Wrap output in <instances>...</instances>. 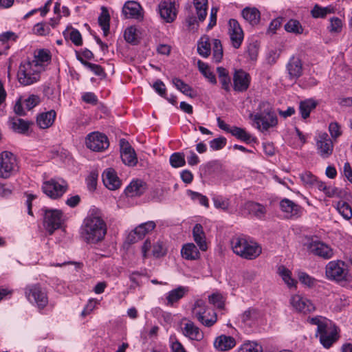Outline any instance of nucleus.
<instances>
[{
	"label": "nucleus",
	"mask_w": 352,
	"mask_h": 352,
	"mask_svg": "<svg viewBox=\"0 0 352 352\" xmlns=\"http://www.w3.org/2000/svg\"><path fill=\"white\" fill-rule=\"evenodd\" d=\"M251 77L248 73L242 70H236L233 76V88L239 92L245 91L250 84Z\"/></svg>",
	"instance_id": "f3484780"
},
{
	"label": "nucleus",
	"mask_w": 352,
	"mask_h": 352,
	"mask_svg": "<svg viewBox=\"0 0 352 352\" xmlns=\"http://www.w3.org/2000/svg\"><path fill=\"white\" fill-rule=\"evenodd\" d=\"M308 321L317 325V336H319L320 343L325 347L329 348L336 340L337 331L332 322L322 316L308 318Z\"/></svg>",
	"instance_id": "7ed1b4c3"
},
{
	"label": "nucleus",
	"mask_w": 352,
	"mask_h": 352,
	"mask_svg": "<svg viewBox=\"0 0 352 352\" xmlns=\"http://www.w3.org/2000/svg\"><path fill=\"white\" fill-rule=\"evenodd\" d=\"M156 227V224L153 221H149L143 223H141L138 226H137L133 233H131L129 234V238L133 237V239H131V241L132 243L135 242L136 239L133 235L137 236V239H141L145 235L152 232Z\"/></svg>",
	"instance_id": "393cba45"
},
{
	"label": "nucleus",
	"mask_w": 352,
	"mask_h": 352,
	"mask_svg": "<svg viewBox=\"0 0 352 352\" xmlns=\"http://www.w3.org/2000/svg\"><path fill=\"white\" fill-rule=\"evenodd\" d=\"M145 190L144 184L140 180L134 181L126 188L125 193L128 197L140 196Z\"/></svg>",
	"instance_id": "72a5a7b5"
},
{
	"label": "nucleus",
	"mask_w": 352,
	"mask_h": 352,
	"mask_svg": "<svg viewBox=\"0 0 352 352\" xmlns=\"http://www.w3.org/2000/svg\"><path fill=\"white\" fill-rule=\"evenodd\" d=\"M230 243L234 253L247 260H254L262 252V248L258 243L243 236H234Z\"/></svg>",
	"instance_id": "f03ea898"
},
{
	"label": "nucleus",
	"mask_w": 352,
	"mask_h": 352,
	"mask_svg": "<svg viewBox=\"0 0 352 352\" xmlns=\"http://www.w3.org/2000/svg\"><path fill=\"white\" fill-rule=\"evenodd\" d=\"M87 148L94 151H102L109 146L108 138L103 133L93 132L89 133L86 138Z\"/></svg>",
	"instance_id": "f8f14e48"
},
{
	"label": "nucleus",
	"mask_w": 352,
	"mask_h": 352,
	"mask_svg": "<svg viewBox=\"0 0 352 352\" xmlns=\"http://www.w3.org/2000/svg\"><path fill=\"white\" fill-rule=\"evenodd\" d=\"M325 273L329 279L339 282L346 280L348 272L345 263L337 260L328 263L326 266Z\"/></svg>",
	"instance_id": "9d476101"
},
{
	"label": "nucleus",
	"mask_w": 352,
	"mask_h": 352,
	"mask_svg": "<svg viewBox=\"0 0 352 352\" xmlns=\"http://www.w3.org/2000/svg\"><path fill=\"white\" fill-rule=\"evenodd\" d=\"M25 296L29 301L34 302L37 306L45 307L48 302V298L45 289L40 285L35 284L25 287Z\"/></svg>",
	"instance_id": "9b49d317"
},
{
	"label": "nucleus",
	"mask_w": 352,
	"mask_h": 352,
	"mask_svg": "<svg viewBox=\"0 0 352 352\" xmlns=\"http://www.w3.org/2000/svg\"><path fill=\"white\" fill-rule=\"evenodd\" d=\"M69 38L72 43L77 46L81 45L82 43L81 34L77 30L72 29L70 31Z\"/></svg>",
	"instance_id": "69168bd1"
},
{
	"label": "nucleus",
	"mask_w": 352,
	"mask_h": 352,
	"mask_svg": "<svg viewBox=\"0 0 352 352\" xmlns=\"http://www.w3.org/2000/svg\"><path fill=\"white\" fill-rule=\"evenodd\" d=\"M172 81L175 87L184 94L190 97L191 98L197 96V94L192 88L188 84L185 83L182 80L178 78H174Z\"/></svg>",
	"instance_id": "e433bc0d"
},
{
	"label": "nucleus",
	"mask_w": 352,
	"mask_h": 352,
	"mask_svg": "<svg viewBox=\"0 0 352 352\" xmlns=\"http://www.w3.org/2000/svg\"><path fill=\"white\" fill-rule=\"evenodd\" d=\"M286 32L296 35L302 34L304 28L299 21L296 19H289L284 25Z\"/></svg>",
	"instance_id": "a19ab883"
},
{
	"label": "nucleus",
	"mask_w": 352,
	"mask_h": 352,
	"mask_svg": "<svg viewBox=\"0 0 352 352\" xmlns=\"http://www.w3.org/2000/svg\"><path fill=\"white\" fill-rule=\"evenodd\" d=\"M260 107H263L264 109L254 116V121L259 130L267 131L277 124V117L269 104L262 103Z\"/></svg>",
	"instance_id": "0eeeda50"
},
{
	"label": "nucleus",
	"mask_w": 352,
	"mask_h": 352,
	"mask_svg": "<svg viewBox=\"0 0 352 352\" xmlns=\"http://www.w3.org/2000/svg\"><path fill=\"white\" fill-rule=\"evenodd\" d=\"M19 170L17 157L10 151H4L0 153V178L8 179Z\"/></svg>",
	"instance_id": "423d86ee"
},
{
	"label": "nucleus",
	"mask_w": 352,
	"mask_h": 352,
	"mask_svg": "<svg viewBox=\"0 0 352 352\" xmlns=\"http://www.w3.org/2000/svg\"><path fill=\"white\" fill-rule=\"evenodd\" d=\"M277 273L288 287L292 288L296 287L297 281L292 277V272L286 267L284 265L278 266Z\"/></svg>",
	"instance_id": "c9c22d12"
},
{
	"label": "nucleus",
	"mask_w": 352,
	"mask_h": 352,
	"mask_svg": "<svg viewBox=\"0 0 352 352\" xmlns=\"http://www.w3.org/2000/svg\"><path fill=\"white\" fill-rule=\"evenodd\" d=\"M107 231V224L103 219L98 214L92 212L85 219L80 235L86 243L96 244L103 241Z\"/></svg>",
	"instance_id": "f257e3e1"
},
{
	"label": "nucleus",
	"mask_w": 352,
	"mask_h": 352,
	"mask_svg": "<svg viewBox=\"0 0 352 352\" xmlns=\"http://www.w3.org/2000/svg\"><path fill=\"white\" fill-rule=\"evenodd\" d=\"M183 335L190 340L201 341L204 338V332L190 320H188L182 329Z\"/></svg>",
	"instance_id": "412c9836"
},
{
	"label": "nucleus",
	"mask_w": 352,
	"mask_h": 352,
	"mask_svg": "<svg viewBox=\"0 0 352 352\" xmlns=\"http://www.w3.org/2000/svg\"><path fill=\"white\" fill-rule=\"evenodd\" d=\"M299 177L305 186H314L317 177L309 171H305L299 175Z\"/></svg>",
	"instance_id": "603ef678"
},
{
	"label": "nucleus",
	"mask_w": 352,
	"mask_h": 352,
	"mask_svg": "<svg viewBox=\"0 0 352 352\" xmlns=\"http://www.w3.org/2000/svg\"><path fill=\"white\" fill-rule=\"evenodd\" d=\"M169 161L173 168L182 167L186 164L185 155L180 152L174 153L170 156Z\"/></svg>",
	"instance_id": "49530a36"
},
{
	"label": "nucleus",
	"mask_w": 352,
	"mask_h": 352,
	"mask_svg": "<svg viewBox=\"0 0 352 352\" xmlns=\"http://www.w3.org/2000/svg\"><path fill=\"white\" fill-rule=\"evenodd\" d=\"M56 116V113L54 110L42 113L37 116L36 123L41 129H47L53 124Z\"/></svg>",
	"instance_id": "cd10ccee"
},
{
	"label": "nucleus",
	"mask_w": 352,
	"mask_h": 352,
	"mask_svg": "<svg viewBox=\"0 0 352 352\" xmlns=\"http://www.w3.org/2000/svg\"><path fill=\"white\" fill-rule=\"evenodd\" d=\"M241 14L243 18L252 25L258 24L260 21L261 14L256 8H245Z\"/></svg>",
	"instance_id": "2f4dec72"
},
{
	"label": "nucleus",
	"mask_w": 352,
	"mask_h": 352,
	"mask_svg": "<svg viewBox=\"0 0 352 352\" xmlns=\"http://www.w3.org/2000/svg\"><path fill=\"white\" fill-rule=\"evenodd\" d=\"M214 206L217 209H221L227 212L230 206V201L228 198L223 197L221 195H215L212 197Z\"/></svg>",
	"instance_id": "a18cd8bd"
},
{
	"label": "nucleus",
	"mask_w": 352,
	"mask_h": 352,
	"mask_svg": "<svg viewBox=\"0 0 352 352\" xmlns=\"http://www.w3.org/2000/svg\"><path fill=\"white\" fill-rule=\"evenodd\" d=\"M193 3L199 20L204 21L207 15L208 0H193Z\"/></svg>",
	"instance_id": "37998d69"
},
{
	"label": "nucleus",
	"mask_w": 352,
	"mask_h": 352,
	"mask_svg": "<svg viewBox=\"0 0 352 352\" xmlns=\"http://www.w3.org/2000/svg\"><path fill=\"white\" fill-rule=\"evenodd\" d=\"M318 104V102L312 99H307L301 101L299 104V111L303 119L307 118L312 110H314Z\"/></svg>",
	"instance_id": "f704fd0d"
},
{
	"label": "nucleus",
	"mask_w": 352,
	"mask_h": 352,
	"mask_svg": "<svg viewBox=\"0 0 352 352\" xmlns=\"http://www.w3.org/2000/svg\"><path fill=\"white\" fill-rule=\"evenodd\" d=\"M136 29L133 27H129L124 31V36L128 43H134L136 40Z\"/></svg>",
	"instance_id": "338daca9"
},
{
	"label": "nucleus",
	"mask_w": 352,
	"mask_h": 352,
	"mask_svg": "<svg viewBox=\"0 0 352 352\" xmlns=\"http://www.w3.org/2000/svg\"><path fill=\"white\" fill-rule=\"evenodd\" d=\"M197 67L199 71L203 74V76L208 80V81L213 84H217V79L214 73L211 71L208 65L200 60L197 61Z\"/></svg>",
	"instance_id": "4c0bfd02"
},
{
	"label": "nucleus",
	"mask_w": 352,
	"mask_h": 352,
	"mask_svg": "<svg viewBox=\"0 0 352 352\" xmlns=\"http://www.w3.org/2000/svg\"><path fill=\"white\" fill-rule=\"evenodd\" d=\"M329 131L332 139H337L342 135V130L340 125L336 122H331L329 125Z\"/></svg>",
	"instance_id": "13d9d810"
},
{
	"label": "nucleus",
	"mask_w": 352,
	"mask_h": 352,
	"mask_svg": "<svg viewBox=\"0 0 352 352\" xmlns=\"http://www.w3.org/2000/svg\"><path fill=\"white\" fill-rule=\"evenodd\" d=\"M308 250L310 253L324 259L330 258L333 254V250L328 245L318 241L310 242L308 245Z\"/></svg>",
	"instance_id": "a211bd4d"
},
{
	"label": "nucleus",
	"mask_w": 352,
	"mask_h": 352,
	"mask_svg": "<svg viewBox=\"0 0 352 352\" xmlns=\"http://www.w3.org/2000/svg\"><path fill=\"white\" fill-rule=\"evenodd\" d=\"M120 156L123 163L129 166H133L138 162V158L134 149L124 139L120 140Z\"/></svg>",
	"instance_id": "4468645a"
},
{
	"label": "nucleus",
	"mask_w": 352,
	"mask_h": 352,
	"mask_svg": "<svg viewBox=\"0 0 352 352\" xmlns=\"http://www.w3.org/2000/svg\"><path fill=\"white\" fill-rule=\"evenodd\" d=\"M210 303L216 308H224L225 298L221 294L216 293L209 296Z\"/></svg>",
	"instance_id": "3c124183"
},
{
	"label": "nucleus",
	"mask_w": 352,
	"mask_h": 352,
	"mask_svg": "<svg viewBox=\"0 0 352 352\" xmlns=\"http://www.w3.org/2000/svg\"><path fill=\"white\" fill-rule=\"evenodd\" d=\"M195 317L206 327L213 326L217 321V316L214 309H199L195 313Z\"/></svg>",
	"instance_id": "5701e85b"
},
{
	"label": "nucleus",
	"mask_w": 352,
	"mask_h": 352,
	"mask_svg": "<svg viewBox=\"0 0 352 352\" xmlns=\"http://www.w3.org/2000/svg\"><path fill=\"white\" fill-rule=\"evenodd\" d=\"M104 185L111 190L118 189L122 184L116 171L112 168L105 169L102 175Z\"/></svg>",
	"instance_id": "6ab92c4d"
},
{
	"label": "nucleus",
	"mask_w": 352,
	"mask_h": 352,
	"mask_svg": "<svg viewBox=\"0 0 352 352\" xmlns=\"http://www.w3.org/2000/svg\"><path fill=\"white\" fill-rule=\"evenodd\" d=\"M317 151L323 158L329 157L333 152V144L327 133L319 134L316 141Z\"/></svg>",
	"instance_id": "2eb2a0df"
},
{
	"label": "nucleus",
	"mask_w": 352,
	"mask_h": 352,
	"mask_svg": "<svg viewBox=\"0 0 352 352\" xmlns=\"http://www.w3.org/2000/svg\"><path fill=\"white\" fill-rule=\"evenodd\" d=\"M42 71L37 64L30 62V60L23 61L19 67L17 79L23 86L31 85L39 81Z\"/></svg>",
	"instance_id": "20e7f679"
},
{
	"label": "nucleus",
	"mask_w": 352,
	"mask_h": 352,
	"mask_svg": "<svg viewBox=\"0 0 352 352\" xmlns=\"http://www.w3.org/2000/svg\"><path fill=\"white\" fill-rule=\"evenodd\" d=\"M33 31L37 35L45 36L50 32V28L45 23H38L34 26Z\"/></svg>",
	"instance_id": "4d7b16f0"
},
{
	"label": "nucleus",
	"mask_w": 352,
	"mask_h": 352,
	"mask_svg": "<svg viewBox=\"0 0 352 352\" xmlns=\"http://www.w3.org/2000/svg\"><path fill=\"white\" fill-rule=\"evenodd\" d=\"M235 344L236 341L234 338L226 335H221L217 337L214 342V347L220 351L230 350L232 349Z\"/></svg>",
	"instance_id": "bb28decb"
},
{
	"label": "nucleus",
	"mask_w": 352,
	"mask_h": 352,
	"mask_svg": "<svg viewBox=\"0 0 352 352\" xmlns=\"http://www.w3.org/2000/svg\"><path fill=\"white\" fill-rule=\"evenodd\" d=\"M336 208L338 212L345 219L349 220L352 217V209L349 204L344 201H339Z\"/></svg>",
	"instance_id": "de8ad7c7"
},
{
	"label": "nucleus",
	"mask_w": 352,
	"mask_h": 352,
	"mask_svg": "<svg viewBox=\"0 0 352 352\" xmlns=\"http://www.w3.org/2000/svg\"><path fill=\"white\" fill-rule=\"evenodd\" d=\"M122 14L126 19H141L143 18L142 8L136 1H129L124 3Z\"/></svg>",
	"instance_id": "4be33fe9"
},
{
	"label": "nucleus",
	"mask_w": 352,
	"mask_h": 352,
	"mask_svg": "<svg viewBox=\"0 0 352 352\" xmlns=\"http://www.w3.org/2000/svg\"><path fill=\"white\" fill-rule=\"evenodd\" d=\"M324 194L329 197H342L344 195V192L335 186H327Z\"/></svg>",
	"instance_id": "e2e57ef3"
},
{
	"label": "nucleus",
	"mask_w": 352,
	"mask_h": 352,
	"mask_svg": "<svg viewBox=\"0 0 352 352\" xmlns=\"http://www.w3.org/2000/svg\"><path fill=\"white\" fill-rule=\"evenodd\" d=\"M43 225L50 234H52L54 230L61 226L64 221L63 212L57 209H43Z\"/></svg>",
	"instance_id": "1a4fd4ad"
},
{
	"label": "nucleus",
	"mask_w": 352,
	"mask_h": 352,
	"mask_svg": "<svg viewBox=\"0 0 352 352\" xmlns=\"http://www.w3.org/2000/svg\"><path fill=\"white\" fill-rule=\"evenodd\" d=\"M288 77L290 80H297L302 74V63L299 57L292 56L286 65Z\"/></svg>",
	"instance_id": "aec40b11"
},
{
	"label": "nucleus",
	"mask_w": 352,
	"mask_h": 352,
	"mask_svg": "<svg viewBox=\"0 0 352 352\" xmlns=\"http://www.w3.org/2000/svg\"><path fill=\"white\" fill-rule=\"evenodd\" d=\"M245 208L250 213L258 218L263 217L266 212V210L264 206L254 201L247 202L245 204Z\"/></svg>",
	"instance_id": "ea45409f"
},
{
	"label": "nucleus",
	"mask_w": 352,
	"mask_h": 352,
	"mask_svg": "<svg viewBox=\"0 0 352 352\" xmlns=\"http://www.w3.org/2000/svg\"><path fill=\"white\" fill-rule=\"evenodd\" d=\"M181 254L186 260H197L200 257V252L197 246L192 243H189L184 245L181 250Z\"/></svg>",
	"instance_id": "c85d7f7f"
},
{
	"label": "nucleus",
	"mask_w": 352,
	"mask_h": 352,
	"mask_svg": "<svg viewBox=\"0 0 352 352\" xmlns=\"http://www.w3.org/2000/svg\"><path fill=\"white\" fill-rule=\"evenodd\" d=\"M262 347L256 342H247L243 344L237 352H262Z\"/></svg>",
	"instance_id": "09e8293b"
},
{
	"label": "nucleus",
	"mask_w": 352,
	"mask_h": 352,
	"mask_svg": "<svg viewBox=\"0 0 352 352\" xmlns=\"http://www.w3.org/2000/svg\"><path fill=\"white\" fill-rule=\"evenodd\" d=\"M333 12V8L330 7L322 8L316 5L311 10V14L314 18L324 17L327 14Z\"/></svg>",
	"instance_id": "8fccbe9b"
},
{
	"label": "nucleus",
	"mask_w": 352,
	"mask_h": 352,
	"mask_svg": "<svg viewBox=\"0 0 352 352\" xmlns=\"http://www.w3.org/2000/svg\"><path fill=\"white\" fill-rule=\"evenodd\" d=\"M229 34L232 45L238 49L241 45L243 41V32L239 22L235 19L229 21Z\"/></svg>",
	"instance_id": "dca6fc26"
},
{
	"label": "nucleus",
	"mask_w": 352,
	"mask_h": 352,
	"mask_svg": "<svg viewBox=\"0 0 352 352\" xmlns=\"http://www.w3.org/2000/svg\"><path fill=\"white\" fill-rule=\"evenodd\" d=\"M233 136L246 143L254 141V138L248 133L244 129L233 126L230 132Z\"/></svg>",
	"instance_id": "79ce46f5"
},
{
	"label": "nucleus",
	"mask_w": 352,
	"mask_h": 352,
	"mask_svg": "<svg viewBox=\"0 0 352 352\" xmlns=\"http://www.w3.org/2000/svg\"><path fill=\"white\" fill-rule=\"evenodd\" d=\"M212 46L213 60L215 63H219L223 58V47L219 39H212L210 43L208 36H201L197 42V52L201 56L207 58L211 53Z\"/></svg>",
	"instance_id": "39448f33"
},
{
	"label": "nucleus",
	"mask_w": 352,
	"mask_h": 352,
	"mask_svg": "<svg viewBox=\"0 0 352 352\" xmlns=\"http://www.w3.org/2000/svg\"><path fill=\"white\" fill-rule=\"evenodd\" d=\"M67 189V183L60 179H51L44 182L42 186L43 192L51 199H58L63 196Z\"/></svg>",
	"instance_id": "6e6552de"
},
{
	"label": "nucleus",
	"mask_w": 352,
	"mask_h": 352,
	"mask_svg": "<svg viewBox=\"0 0 352 352\" xmlns=\"http://www.w3.org/2000/svg\"><path fill=\"white\" fill-rule=\"evenodd\" d=\"M82 63L91 72H93L96 76H104V71L102 67L94 63H89L86 60H81Z\"/></svg>",
	"instance_id": "6e6d98bb"
},
{
	"label": "nucleus",
	"mask_w": 352,
	"mask_h": 352,
	"mask_svg": "<svg viewBox=\"0 0 352 352\" xmlns=\"http://www.w3.org/2000/svg\"><path fill=\"white\" fill-rule=\"evenodd\" d=\"M110 16L107 9L104 7L102 8V12L98 17V23L104 32V34L107 35L109 30Z\"/></svg>",
	"instance_id": "c03bdc74"
},
{
	"label": "nucleus",
	"mask_w": 352,
	"mask_h": 352,
	"mask_svg": "<svg viewBox=\"0 0 352 352\" xmlns=\"http://www.w3.org/2000/svg\"><path fill=\"white\" fill-rule=\"evenodd\" d=\"M161 17L167 23L173 22L177 16L176 1L162 0L159 4Z\"/></svg>",
	"instance_id": "ddd939ff"
},
{
	"label": "nucleus",
	"mask_w": 352,
	"mask_h": 352,
	"mask_svg": "<svg viewBox=\"0 0 352 352\" xmlns=\"http://www.w3.org/2000/svg\"><path fill=\"white\" fill-rule=\"evenodd\" d=\"M188 287L183 286H179L176 289L170 291L166 296V305L173 306L175 302H177L179 300L183 298L185 294L188 293Z\"/></svg>",
	"instance_id": "7c9ffc66"
},
{
	"label": "nucleus",
	"mask_w": 352,
	"mask_h": 352,
	"mask_svg": "<svg viewBox=\"0 0 352 352\" xmlns=\"http://www.w3.org/2000/svg\"><path fill=\"white\" fill-rule=\"evenodd\" d=\"M11 129L19 133L25 134L29 129L30 122L21 118H12L9 120Z\"/></svg>",
	"instance_id": "473e14b6"
},
{
	"label": "nucleus",
	"mask_w": 352,
	"mask_h": 352,
	"mask_svg": "<svg viewBox=\"0 0 352 352\" xmlns=\"http://www.w3.org/2000/svg\"><path fill=\"white\" fill-rule=\"evenodd\" d=\"M280 207L287 218H296L300 215L301 207L289 199H283L280 202Z\"/></svg>",
	"instance_id": "b1692460"
},
{
	"label": "nucleus",
	"mask_w": 352,
	"mask_h": 352,
	"mask_svg": "<svg viewBox=\"0 0 352 352\" xmlns=\"http://www.w3.org/2000/svg\"><path fill=\"white\" fill-rule=\"evenodd\" d=\"M342 28V22L341 19L338 17H333L330 20V25L328 29L331 33H339Z\"/></svg>",
	"instance_id": "5fc2aeb1"
},
{
	"label": "nucleus",
	"mask_w": 352,
	"mask_h": 352,
	"mask_svg": "<svg viewBox=\"0 0 352 352\" xmlns=\"http://www.w3.org/2000/svg\"><path fill=\"white\" fill-rule=\"evenodd\" d=\"M290 305L294 308H308L312 305L308 298L300 294H295L291 297Z\"/></svg>",
	"instance_id": "58836bf2"
},
{
	"label": "nucleus",
	"mask_w": 352,
	"mask_h": 352,
	"mask_svg": "<svg viewBox=\"0 0 352 352\" xmlns=\"http://www.w3.org/2000/svg\"><path fill=\"white\" fill-rule=\"evenodd\" d=\"M84 102L88 104H96L98 102L97 96L92 92L84 93L82 96Z\"/></svg>",
	"instance_id": "774afa93"
},
{
	"label": "nucleus",
	"mask_w": 352,
	"mask_h": 352,
	"mask_svg": "<svg viewBox=\"0 0 352 352\" xmlns=\"http://www.w3.org/2000/svg\"><path fill=\"white\" fill-rule=\"evenodd\" d=\"M210 147L214 150L217 151L223 148L226 144V139L223 137H220L211 140L209 143Z\"/></svg>",
	"instance_id": "680f3d73"
},
{
	"label": "nucleus",
	"mask_w": 352,
	"mask_h": 352,
	"mask_svg": "<svg viewBox=\"0 0 352 352\" xmlns=\"http://www.w3.org/2000/svg\"><path fill=\"white\" fill-rule=\"evenodd\" d=\"M166 253V250L163 245V243L160 241H157L153 246L152 254L156 258H160L164 256Z\"/></svg>",
	"instance_id": "052dcab7"
},
{
	"label": "nucleus",
	"mask_w": 352,
	"mask_h": 352,
	"mask_svg": "<svg viewBox=\"0 0 352 352\" xmlns=\"http://www.w3.org/2000/svg\"><path fill=\"white\" fill-rule=\"evenodd\" d=\"M192 236L194 241L199 245V249L202 251L207 250V244L206 242V236L201 224L197 223L192 229Z\"/></svg>",
	"instance_id": "c756f323"
},
{
	"label": "nucleus",
	"mask_w": 352,
	"mask_h": 352,
	"mask_svg": "<svg viewBox=\"0 0 352 352\" xmlns=\"http://www.w3.org/2000/svg\"><path fill=\"white\" fill-rule=\"evenodd\" d=\"M300 281L309 287H311L314 285L315 279L307 273L303 272H299L298 274Z\"/></svg>",
	"instance_id": "0e129e2a"
},
{
	"label": "nucleus",
	"mask_w": 352,
	"mask_h": 352,
	"mask_svg": "<svg viewBox=\"0 0 352 352\" xmlns=\"http://www.w3.org/2000/svg\"><path fill=\"white\" fill-rule=\"evenodd\" d=\"M98 174L95 172H91L86 179L87 188L90 191H94L96 189L97 181Z\"/></svg>",
	"instance_id": "bf43d9fd"
},
{
	"label": "nucleus",
	"mask_w": 352,
	"mask_h": 352,
	"mask_svg": "<svg viewBox=\"0 0 352 352\" xmlns=\"http://www.w3.org/2000/svg\"><path fill=\"white\" fill-rule=\"evenodd\" d=\"M50 52L47 50L42 49L34 52V59L30 60V62L39 65L43 72L45 70V67L50 63Z\"/></svg>",
	"instance_id": "a878e982"
},
{
	"label": "nucleus",
	"mask_w": 352,
	"mask_h": 352,
	"mask_svg": "<svg viewBox=\"0 0 352 352\" xmlns=\"http://www.w3.org/2000/svg\"><path fill=\"white\" fill-rule=\"evenodd\" d=\"M188 194L190 196L192 200L197 201L201 205L206 208L209 206L208 199L206 196L192 190H188Z\"/></svg>",
	"instance_id": "864d4df0"
}]
</instances>
